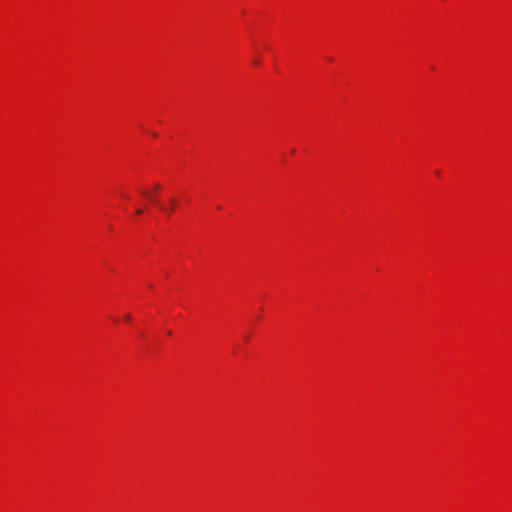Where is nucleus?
Masks as SVG:
<instances>
[{
    "instance_id": "nucleus-2",
    "label": "nucleus",
    "mask_w": 512,
    "mask_h": 512,
    "mask_svg": "<svg viewBox=\"0 0 512 512\" xmlns=\"http://www.w3.org/2000/svg\"><path fill=\"white\" fill-rule=\"evenodd\" d=\"M174 204H175V200H172V206H169V209H168V210H166V212H167L168 214H171V213L173 212V210H174V207H173V206H174Z\"/></svg>"
},
{
    "instance_id": "nucleus-1",
    "label": "nucleus",
    "mask_w": 512,
    "mask_h": 512,
    "mask_svg": "<svg viewBox=\"0 0 512 512\" xmlns=\"http://www.w3.org/2000/svg\"><path fill=\"white\" fill-rule=\"evenodd\" d=\"M174 204H175V200H172V206H169V209H168V210H166V212H167L168 214H171V213L173 212V210H174V207H173V206H174Z\"/></svg>"
},
{
    "instance_id": "nucleus-3",
    "label": "nucleus",
    "mask_w": 512,
    "mask_h": 512,
    "mask_svg": "<svg viewBox=\"0 0 512 512\" xmlns=\"http://www.w3.org/2000/svg\"><path fill=\"white\" fill-rule=\"evenodd\" d=\"M125 319H126L127 321H131L132 317H131V315H130V314H126V315H125Z\"/></svg>"
},
{
    "instance_id": "nucleus-4",
    "label": "nucleus",
    "mask_w": 512,
    "mask_h": 512,
    "mask_svg": "<svg viewBox=\"0 0 512 512\" xmlns=\"http://www.w3.org/2000/svg\"><path fill=\"white\" fill-rule=\"evenodd\" d=\"M142 212H143V210H142V209H138V210L136 211V214L140 215V214H142Z\"/></svg>"
}]
</instances>
